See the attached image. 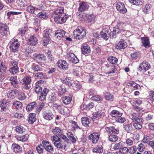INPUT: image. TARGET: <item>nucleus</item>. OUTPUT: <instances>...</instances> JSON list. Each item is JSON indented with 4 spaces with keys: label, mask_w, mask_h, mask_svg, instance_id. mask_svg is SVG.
<instances>
[{
    "label": "nucleus",
    "mask_w": 154,
    "mask_h": 154,
    "mask_svg": "<svg viewBox=\"0 0 154 154\" xmlns=\"http://www.w3.org/2000/svg\"><path fill=\"white\" fill-rule=\"evenodd\" d=\"M9 29L8 27L4 24L0 25V34L2 36H6Z\"/></svg>",
    "instance_id": "14"
},
{
    "label": "nucleus",
    "mask_w": 154,
    "mask_h": 154,
    "mask_svg": "<svg viewBox=\"0 0 154 154\" xmlns=\"http://www.w3.org/2000/svg\"><path fill=\"white\" fill-rule=\"evenodd\" d=\"M99 136L100 135L99 133H93L89 136V137L90 139H91L93 143H96L99 140Z\"/></svg>",
    "instance_id": "15"
},
{
    "label": "nucleus",
    "mask_w": 154,
    "mask_h": 154,
    "mask_svg": "<svg viewBox=\"0 0 154 154\" xmlns=\"http://www.w3.org/2000/svg\"><path fill=\"white\" fill-rule=\"evenodd\" d=\"M124 128L128 133H131L133 131V128L132 125L131 124L124 125Z\"/></svg>",
    "instance_id": "45"
},
{
    "label": "nucleus",
    "mask_w": 154,
    "mask_h": 154,
    "mask_svg": "<svg viewBox=\"0 0 154 154\" xmlns=\"http://www.w3.org/2000/svg\"><path fill=\"white\" fill-rule=\"evenodd\" d=\"M29 135L27 134L21 136H17L16 137V139L22 142L26 141L28 138Z\"/></svg>",
    "instance_id": "43"
},
{
    "label": "nucleus",
    "mask_w": 154,
    "mask_h": 154,
    "mask_svg": "<svg viewBox=\"0 0 154 154\" xmlns=\"http://www.w3.org/2000/svg\"><path fill=\"white\" fill-rule=\"evenodd\" d=\"M54 117V115L51 111H49L47 112H44L43 118L45 119L51 120L53 119Z\"/></svg>",
    "instance_id": "18"
},
{
    "label": "nucleus",
    "mask_w": 154,
    "mask_h": 154,
    "mask_svg": "<svg viewBox=\"0 0 154 154\" xmlns=\"http://www.w3.org/2000/svg\"><path fill=\"white\" fill-rule=\"evenodd\" d=\"M94 104L93 103L91 102L88 104L86 105L84 104L81 106V109L82 110H90L94 107Z\"/></svg>",
    "instance_id": "25"
},
{
    "label": "nucleus",
    "mask_w": 154,
    "mask_h": 154,
    "mask_svg": "<svg viewBox=\"0 0 154 154\" xmlns=\"http://www.w3.org/2000/svg\"><path fill=\"white\" fill-rule=\"evenodd\" d=\"M20 45V44L17 39H16V40L13 42H11L10 47L11 51L13 52H17L18 51Z\"/></svg>",
    "instance_id": "9"
},
{
    "label": "nucleus",
    "mask_w": 154,
    "mask_h": 154,
    "mask_svg": "<svg viewBox=\"0 0 154 154\" xmlns=\"http://www.w3.org/2000/svg\"><path fill=\"white\" fill-rule=\"evenodd\" d=\"M36 114L34 113H31L29 114L28 118V121L30 124H32L36 120Z\"/></svg>",
    "instance_id": "29"
},
{
    "label": "nucleus",
    "mask_w": 154,
    "mask_h": 154,
    "mask_svg": "<svg viewBox=\"0 0 154 154\" xmlns=\"http://www.w3.org/2000/svg\"><path fill=\"white\" fill-rule=\"evenodd\" d=\"M86 30L84 27H78L73 32V35L74 38H82L86 35Z\"/></svg>",
    "instance_id": "3"
},
{
    "label": "nucleus",
    "mask_w": 154,
    "mask_h": 154,
    "mask_svg": "<svg viewBox=\"0 0 154 154\" xmlns=\"http://www.w3.org/2000/svg\"><path fill=\"white\" fill-rule=\"evenodd\" d=\"M33 53V51L30 48L28 47L26 48L25 51V54L27 57H31Z\"/></svg>",
    "instance_id": "62"
},
{
    "label": "nucleus",
    "mask_w": 154,
    "mask_h": 154,
    "mask_svg": "<svg viewBox=\"0 0 154 154\" xmlns=\"http://www.w3.org/2000/svg\"><path fill=\"white\" fill-rule=\"evenodd\" d=\"M48 100L49 102V104L51 103L56 100V94L54 93L51 94L49 96Z\"/></svg>",
    "instance_id": "38"
},
{
    "label": "nucleus",
    "mask_w": 154,
    "mask_h": 154,
    "mask_svg": "<svg viewBox=\"0 0 154 154\" xmlns=\"http://www.w3.org/2000/svg\"><path fill=\"white\" fill-rule=\"evenodd\" d=\"M67 135L68 137L69 138L71 141L73 143H75L76 142V140L74 137L73 134L71 132H67Z\"/></svg>",
    "instance_id": "42"
},
{
    "label": "nucleus",
    "mask_w": 154,
    "mask_h": 154,
    "mask_svg": "<svg viewBox=\"0 0 154 154\" xmlns=\"http://www.w3.org/2000/svg\"><path fill=\"white\" fill-rule=\"evenodd\" d=\"M48 14L45 12H41L38 14V16L41 18L46 19L48 17Z\"/></svg>",
    "instance_id": "57"
},
{
    "label": "nucleus",
    "mask_w": 154,
    "mask_h": 154,
    "mask_svg": "<svg viewBox=\"0 0 154 154\" xmlns=\"http://www.w3.org/2000/svg\"><path fill=\"white\" fill-rule=\"evenodd\" d=\"M89 8L88 4L84 2H80L79 8V11L80 12H83L87 10Z\"/></svg>",
    "instance_id": "16"
},
{
    "label": "nucleus",
    "mask_w": 154,
    "mask_h": 154,
    "mask_svg": "<svg viewBox=\"0 0 154 154\" xmlns=\"http://www.w3.org/2000/svg\"><path fill=\"white\" fill-rule=\"evenodd\" d=\"M143 45L146 48L149 47V39H141Z\"/></svg>",
    "instance_id": "55"
},
{
    "label": "nucleus",
    "mask_w": 154,
    "mask_h": 154,
    "mask_svg": "<svg viewBox=\"0 0 154 154\" xmlns=\"http://www.w3.org/2000/svg\"><path fill=\"white\" fill-rule=\"evenodd\" d=\"M37 103L35 102H33L29 103L26 107V110L27 111H29L34 108H35L37 106Z\"/></svg>",
    "instance_id": "33"
},
{
    "label": "nucleus",
    "mask_w": 154,
    "mask_h": 154,
    "mask_svg": "<svg viewBox=\"0 0 154 154\" xmlns=\"http://www.w3.org/2000/svg\"><path fill=\"white\" fill-rule=\"evenodd\" d=\"M142 120V119H140L139 120L135 121L136 122L133 123V126L136 129H140L142 128V124L143 123Z\"/></svg>",
    "instance_id": "30"
},
{
    "label": "nucleus",
    "mask_w": 154,
    "mask_h": 154,
    "mask_svg": "<svg viewBox=\"0 0 154 154\" xmlns=\"http://www.w3.org/2000/svg\"><path fill=\"white\" fill-rule=\"evenodd\" d=\"M35 76L36 79H42L45 77V73L39 72L35 74Z\"/></svg>",
    "instance_id": "52"
},
{
    "label": "nucleus",
    "mask_w": 154,
    "mask_h": 154,
    "mask_svg": "<svg viewBox=\"0 0 154 154\" xmlns=\"http://www.w3.org/2000/svg\"><path fill=\"white\" fill-rule=\"evenodd\" d=\"M65 34V31L63 30H58L56 31L54 33V37L58 38H63Z\"/></svg>",
    "instance_id": "22"
},
{
    "label": "nucleus",
    "mask_w": 154,
    "mask_h": 154,
    "mask_svg": "<svg viewBox=\"0 0 154 154\" xmlns=\"http://www.w3.org/2000/svg\"><path fill=\"white\" fill-rule=\"evenodd\" d=\"M45 149L48 152L52 153L54 151L53 146L48 141H43L42 142Z\"/></svg>",
    "instance_id": "12"
},
{
    "label": "nucleus",
    "mask_w": 154,
    "mask_h": 154,
    "mask_svg": "<svg viewBox=\"0 0 154 154\" xmlns=\"http://www.w3.org/2000/svg\"><path fill=\"white\" fill-rule=\"evenodd\" d=\"M105 115L104 110H100L96 112L94 115L92 117L93 119H95L97 118H101Z\"/></svg>",
    "instance_id": "31"
},
{
    "label": "nucleus",
    "mask_w": 154,
    "mask_h": 154,
    "mask_svg": "<svg viewBox=\"0 0 154 154\" xmlns=\"http://www.w3.org/2000/svg\"><path fill=\"white\" fill-rule=\"evenodd\" d=\"M17 92L16 96L18 99L20 100H23L26 98V96L24 93L19 90H17Z\"/></svg>",
    "instance_id": "28"
},
{
    "label": "nucleus",
    "mask_w": 154,
    "mask_h": 154,
    "mask_svg": "<svg viewBox=\"0 0 154 154\" xmlns=\"http://www.w3.org/2000/svg\"><path fill=\"white\" fill-rule=\"evenodd\" d=\"M118 137L114 134H110L109 137V140L111 142H115L117 140Z\"/></svg>",
    "instance_id": "49"
},
{
    "label": "nucleus",
    "mask_w": 154,
    "mask_h": 154,
    "mask_svg": "<svg viewBox=\"0 0 154 154\" xmlns=\"http://www.w3.org/2000/svg\"><path fill=\"white\" fill-rule=\"evenodd\" d=\"M27 42L28 45H34L37 43L38 40L37 39H28Z\"/></svg>",
    "instance_id": "54"
},
{
    "label": "nucleus",
    "mask_w": 154,
    "mask_h": 154,
    "mask_svg": "<svg viewBox=\"0 0 154 154\" xmlns=\"http://www.w3.org/2000/svg\"><path fill=\"white\" fill-rule=\"evenodd\" d=\"M17 89L11 90L8 91L7 93V97L9 98L13 99L15 97V95H16L17 93Z\"/></svg>",
    "instance_id": "26"
},
{
    "label": "nucleus",
    "mask_w": 154,
    "mask_h": 154,
    "mask_svg": "<svg viewBox=\"0 0 154 154\" xmlns=\"http://www.w3.org/2000/svg\"><path fill=\"white\" fill-rule=\"evenodd\" d=\"M82 54L86 56L88 55L91 53V49L88 45L86 44L83 45L81 48Z\"/></svg>",
    "instance_id": "13"
},
{
    "label": "nucleus",
    "mask_w": 154,
    "mask_h": 154,
    "mask_svg": "<svg viewBox=\"0 0 154 154\" xmlns=\"http://www.w3.org/2000/svg\"><path fill=\"white\" fill-rule=\"evenodd\" d=\"M11 148L15 153H20L22 151V148L19 145L13 143L12 144Z\"/></svg>",
    "instance_id": "23"
},
{
    "label": "nucleus",
    "mask_w": 154,
    "mask_h": 154,
    "mask_svg": "<svg viewBox=\"0 0 154 154\" xmlns=\"http://www.w3.org/2000/svg\"><path fill=\"white\" fill-rule=\"evenodd\" d=\"M31 78L30 76H25L21 80L20 82L23 85V88L25 89L29 90L31 88Z\"/></svg>",
    "instance_id": "5"
},
{
    "label": "nucleus",
    "mask_w": 154,
    "mask_h": 154,
    "mask_svg": "<svg viewBox=\"0 0 154 154\" xmlns=\"http://www.w3.org/2000/svg\"><path fill=\"white\" fill-rule=\"evenodd\" d=\"M122 115V113L116 110H113L110 112V115L112 116L115 117L116 118L118 117H121Z\"/></svg>",
    "instance_id": "37"
},
{
    "label": "nucleus",
    "mask_w": 154,
    "mask_h": 154,
    "mask_svg": "<svg viewBox=\"0 0 154 154\" xmlns=\"http://www.w3.org/2000/svg\"><path fill=\"white\" fill-rule=\"evenodd\" d=\"M105 96L106 100H113V95L109 92H106L105 93Z\"/></svg>",
    "instance_id": "61"
},
{
    "label": "nucleus",
    "mask_w": 154,
    "mask_h": 154,
    "mask_svg": "<svg viewBox=\"0 0 154 154\" xmlns=\"http://www.w3.org/2000/svg\"><path fill=\"white\" fill-rule=\"evenodd\" d=\"M94 37L96 38H108L109 36V28L107 27L103 28L100 32V34L96 33L93 34Z\"/></svg>",
    "instance_id": "4"
},
{
    "label": "nucleus",
    "mask_w": 154,
    "mask_h": 154,
    "mask_svg": "<svg viewBox=\"0 0 154 154\" xmlns=\"http://www.w3.org/2000/svg\"><path fill=\"white\" fill-rule=\"evenodd\" d=\"M106 132L109 134H112L114 133L118 134L119 132L118 129L115 128L113 127H106L105 128Z\"/></svg>",
    "instance_id": "19"
},
{
    "label": "nucleus",
    "mask_w": 154,
    "mask_h": 154,
    "mask_svg": "<svg viewBox=\"0 0 154 154\" xmlns=\"http://www.w3.org/2000/svg\"><path fill=\"white\" fill-rule=\"evenodd\" d=\"M106 74H109L115 73L117 70L116 66L111 64H106L105 65Z\"/></svg>",
    "instance_id": "8"
},
{
    "label": "nucleus",
    "mask_w": 154,
    "mask_h": 154,
    "mask_svg": "<svg viewBox=\"0 0 154 154\" xmlns=\"http://www.w3.org/2000/svg\"><path fill=\"white\" fill-rule=\"evenodd\" d=\"M127 43L123 39L119 42L116 47L117 49H124L127 47Z\"/></svg>",
    "instance_id": "21"
},
{
    "label": "nucleus",
    "mask_w": 154,
    "mask_h": 154,
    "mask_svg": "<svg viewBox=\"0 0 154 154\" xmlns=\"http://www.w3.org/2000/svg\"><path fill=\"white\" fill-rule=\"evenodd\" d=\"M9 80L11 82V83L14 87L17 88V80L16 76H12L10 77Z\"/></svg>",
    "instance_id": "35"
},
{
    "label": "nucleus",
    "mask_w": 154,
    "mask_h": 154,
    "mask_svg": "<svg viewBox=\"0 0 154 154\" xmlns=\"http://www.w3.org/2000/svg\"><path fill=\"white\" fill-rule=\"evenodd\" d=\"M129 117L133 121H137L139 120L140 119H142L139 117L138 115L135 113H133L130 115Z\"/></svg>",
    "instance_id": "46"
},
{
    "label": "nucleus",
    "mask_w": 154,
    "mask_h": 154,
    "mask_svg": "<svg viewBox=\"0 0 154 154\" xmlns=\"http://www.w3.org/2000/svg\"><path fill=\"white\" fill-rule=\"evenodd\" d=\"M66 57L69 61L73 63L76 64L78 63L79 62L78 59L73 53H67Z\"/></svg>",
    "instance_id": "10"
},
{
    "label": "nucleus",
    "mask_w": 154,
    "mask_h": 154,
    "mask_svg": "<svg viewBox=\"0 0 154 154\" xmlns=\"http://www.w3.org/2000/svg\"><path fill=\"white\" fill-rule=\"evenodd\" d=\"M52 131L54 134V136H58L60 137L62 135L63 131L59 127H55L52 130Z\"/></svg>",
    "instance_id": "24"
},
{
    "label": "nucleus",
    "mask_w": 154,
    "mask_h": 154,
    "mask_svg": "<svg viewBox=\"0 0 154 154\" xmlns=\"http://www.w3.org/2000/svg\"><path fill=\"white\" fill-rule=\"evenodd\" d=\"M32 21L33 24L38 27L40 26V21L39 19L35 17H33L32 18Z\"/></svg>",
    "instance_id": "59"
},
{
    "label": "nucleus",
    "mask_w": 154,
    "mask_h": 154,
    "mask_svg": "<svg viewBox=\"0 0 154 154\" xmlns=\"http://www.w3.org/2000/svg\"><path fill=\"white\" fill-rule=\"evenodd\" d=\"M43 145L40 144L36 148V150L40 154H43Z\"/></svg>",
    "instance_id": "64"
},
{
    "label": "nucleus",
    "mask_w": 154,
    "mask_h": 154,
    "mask_svg": "<svg viewBox=\"0 0 154 154\" xmlns=\"http://www.w3.org/2000/svg\"><path fill=\"white\" fill-rule=\"evenodd\" d=\"M7 67L5 63L2 61H0V75L6 72Z\"/></svg>",
    "instance_id": "36"
},
{
    "label": "nucleus",
    "mask_w": 154,
    "mask_h": 154,
    "mask_svg": "<svg viewBox=\"0 0 154 154\" xmlns=\"http://www.w3.org/2000/svg\"><path fill=\"white\" fill-rule=\"evenodd\" d=\"M27 30L28 28L26 26H25L24 27L20 29H19L18 34L17 35L18 37H19V35H21L22 36L23 35Z\"/></svg>",
    "instance_id": "41"
},
{
    "label": "nucleus",
    "mask_w": 154,
    "mask_h": 154,
    "mask_svg": "<svg viewBox=\"0 0 154 154\" xmlns=\"http://www.w3.org/2000/svg\"><path fill=\"white\" fill-rule=\"evenodd\" d=\"M56 65L59 68L63 70H66L68 68V63L64 60H58Z\"/></svg>",
    "instance_id": "6"
},
{
    "label": "nucleus",
    "mask_w": 154,
    "mask_h": 154,
    "mask_svg": "<svg viewBox=\"0 0 154 154\" xmlns=\"http://www.w3.org/2000/svg\"><path fill=\"white\" fill-rule=\"evenodd\" d=\"M137 149L140 152L143 151L145 149V146L142 143L138 145Z\"/></svg>",
    "instance_id": "63"
},
{
    "label": "nucleus",
    "mask_w": 154,
    "mask_h": 154,
    "mask_svg": "<svg viewBox=\"0 0 154 154\" xmlns=\"http://www.w3.org/2000/svg\"><path fill=\"white\" fill-rule=\"evenodd\" d=\"M72 100V98L67 97H63L62 98V100L65 104H68Z\"/></svg>",
    "instance_id": "51"
},
{
    "label": "nucleus",
    "mask_w": 154,
    "mask_h": 154,
    "mask_svg": "<svg viewBox=\"0 0 154 154\" xmlns=\"http://www.w3.org/2000/svg\"><path fill=\"white\" fill-rule=\"evenodd\" d=\"M90 122L87 117H83L82 118V125L85 127L89 126V124Z\"/></svg>",
    "instance_id": "34"
},
{
    "label": "nucleus",
    "mask_w": 154,
    "mask_h": 154,
    "mask_svg": "<svg viewBox=\"0 0 154 154\" xmlns=\"http://www.w3.org/2000/svg\"><path fill=\"white\" fill-rule=\"evenodd\" d=\"M15 130L17 133L22 134L25 132V128L21 125L18 126L16 127Z\"/></svg>",
    "instance_id": "47"
},
{
    "label": "nucleus",
    "mask_w": 154,
    "mask_h": 154,
    "mask_svg": "<svg viewBox=\"0 0 154 154\" xmlns=\"http://www.w3.org/2000/svg\"><path fill=\"white\" fill-rule=\"evenodd\" d=\"M63 11L64 10L63 8H59L57 9H56L54 12V14L55 15L54 17H59L64 16L66 14L64 13Z\"/></svg>",
    "instance_id": "20"
},
{
    "label": "nucleus",
    "mask_w": 154,
    "mask_h": 154,
    "mask_svg": "<svg viewBox=\"0 0 154 154\" xmlns=\"http://www.w3.org/2000/svg\"><path fill=\"white\" fill-rule=\"evenodd\" d=\"M107 60L112 64H116L118 61V59L115 57L110 56L107 59Z\"/></svg>",
    "instance_id": "50"
},
{
    "label": "nucleus",
    "mask_w": 154,
    "mask_h": 154,
    "mask_svg": "<svg viewBox=\"0 0 154 154\" xmlns=\"http://www.w3.org/2000/svg\"><path fill=\"white\" fill-rule=\"evenodd\" d=\"M92 151L93 152L97 153H101L103 152V149L101 146H98L93 148Z\"/></svg>",
    "instance_id": "39"
},
{
    "label": "nucleus",
    "mask_w": 154,
    "mask_h": 154,
    "mask_svg": "<svg viewBox=\"0 0 154 154\" xmlns=\"http://www.w3.org/2000/svg\"><path fill=\"white\" fill-rule=\"evenodd\" d=\"M67 18V16L65 15L62 17H54V20L55 22L57 23L62 24L65 22Z\"/></svg>",
    "instance_id": "17"
},
{
    "label": "nucleus",
    "mask_w": 154,
    "mask_h": 154,
    "mask_svg": "<svg viewBox=\"0 0 154 154\" xmlns=\"http://www.w3.org/2000/svg\"><path fill=\"white\" fill-rule=\"evenodd\" d=\"M8 102V100H3L1 101L0 106L1 107V110L2 112L4 111V109L7 106Z\"/></svg>",
    "instance_id": "44"
},
{
    "label": "nucleus",
    "mask_w": 154,
    "mask_h": 154,
    "mask_svg": "<svg viewBox=\"0 0 154 154\" xmlns=\"http://www.w3.org/2000/svg\"><path fill=\"white\" fill-rule=\"evenodd\" d=\"M43 37L45 38H51V35L50 34V32L48 30L46 29L44 31L43 33Z\"/></svg>",
    "instance_id": "60"
},
{
    "label": "nucleus",
    "mask_w": 154,
    "mask_h": 154,
    "mask_svg": "<svg viewBox=\"0 0 154 154\" xmlns=\"http://www.w3.org/2000/svg\"><path fill=\"white\" fill-rule=\"evenodd\" d=\"M125 25L121 22H118L116 26L113 27V31L110 33V38H116L115 36L116 34L121 31H124Z\"/></svg>",
    "instance_id": "2"
},
{
    "label": "nucleus",
    "mask_w": 154,
    "mask_h": 154,
    "mask_svg": "<svg viewBox=\"0 0 154 154\" xmlns=\"http://www.w3.org/2000/svg\"><path fill=\"white\" fill-rule=\"evenodd\" d=\"M61 80L63 83L66 84L69 87L72 86V82L70 79L68 78H64L62 79Z\"/></svg>",
    "instance_id": "40"
},
{
    "label": "nucleus",
    "mask_w": 154,
    "mask_h": 154,
    "mask_svg": "<svg viewBox=\"0 0 154 154\" xmlns=\"http://www.w3.org/2000/svg\"><path fill=\"white\" fill-rule=\"evenodd\" d=\"M18 67H11L9 69V71L11 73L15 74L17 73L19 71Z\"/></svg>",
    "instance_id": "58"
},
{
    "label": "nucleus",
    "mask_w": 154,
    "mask_h": 154,
    "mask_svg": "<svg viewBox=\"0 0 154 154\" xmlns=\"http://www.w3.org/2000/svg\"><path fill=\"white\" fill-rule=\"evenodd\" d=\"M13 104L17 109H19L21 108L22 106V103L19 101L14 102L13 103Z\"/></svg>",
    "instance_id": "53"
},
{
    "label": "nucleus",
    "mask_w": 154,
    "mask_h": 154,
    "mask_svg": "<svg viewBox=\"0 0 154 154\" xmlns=\"http://www.w3.org/2000/svg\"><path fill=\"white\" fill-rule=\"evenodd\" d=\"M127 85H128V86L132 87L133 88H132V90L139 89L140 88V86L139 85L133 81L129 82L127 84Z\"/></svg>",
    "instance_id": "27"
},
{
    "label": "nucleus",
    "mask_w": 154,
    "mask_h": 154,
    "mask_svg": "<svg viewBox=\"0 0 154 154\" xmlns=\"http://www.w3.org/2000/svg\"><path fill=\"white\" fill-rule=\"evenodd\" d=\"M30 4L31 3L29 4V6L27 7V11L30 13L35 14V11H36L38 9V8L31 5Z\"/></svg>",
    "instance_id": "32"
},
{
    "label": "nucleus",
    "mask_w": 154,
    "mask_h": 154,
    "mask_svg": "<svg viewBox=\"0 0 154 154\" xmlns=\"http://www.w3.org/2000/svg\"><path fill=\"white\" fill-rule=\"evenodd\" d=\"M129 2L134 5L140 6L143 4V2L141 0H128Z\"/></svg>",
    "instance_id": "48"
},
{
    "label": "nucleus",
    "mask_w": 154,
    "mask_h": 154,
    "mask_svg": "<svg viewBox=\"0 0 154 154\" xmlns=\"http://www.w3.org/2000/svg\"><path fill=\"white\" fill-rule=\"evenodd\" d=\"M117 10L120 13L124 14L126 12L127 10L125 7L124 4L121 2H118L116 4Z\"/></svg>",
    "instance_id": "11"
},
{
    "label": "nucleus",
    "mask_w": 154,
    "mask_h": 154,
    "mask_svg": "<svg viewBox=\"0 0 154 154\" xmlns=\"http://www.w3.org/2000/svg\"><path fill=\"white\" fill-rule=\"evenodd\" d=\"M150 67L149 63L147 62H143L140 64L138 68V70L140 72H146Z\"/></svg>",
    "instance_id": "7"
},
{
    "label": "nucleus",
    "mask_w": 154,
    "mask_h": 154,
    "mask_svg": "<svg viewBox=\"0 0 154 154\" xmlns=\"http://www.w3.org/2000/svg\"><path fill=\"white\" fill-rule=\"evenodd\" d=\"M32 70L34 72L41 71V67L38 65H32L31 67Z\"/></svg>",
    "instance_id": "56"
},
{
    "label": "nucleus",
    "mask_w": 154,
    "mask_h": 154,
    "mask_svg": "<svg viewBox=\"0 0 154 154\" xmlns=\"http://www.w3.org/2000/svg\"><path fill=\"white\" fill-rule=\"evenodd\" d=\"M51 141L55 146L59 149H65L66 144L62 142L61 139L57 136H53L51 137Z\"/></svg>",
    "instance_id": "1"
}]
</instances>
